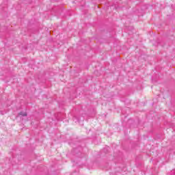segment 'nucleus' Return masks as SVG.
Listing matches in <instances>:
<instances>
[{
    "label": "nucleus",
    "mask_w": 175,
    "mask_h": 175,
    "mask_svg": "<svg viewBox=\"0 0 175 175\" xmlns=\"http://www.w3.org/2000/svg\"><path fill=\"white\" fill-rule=\"evenodd\" d=\"M19 116H22L23 117H27V112H25V111H21L18 114L17 117H19Z\"/></svg>",
    "instance_id": "1"
}]
</instances>
